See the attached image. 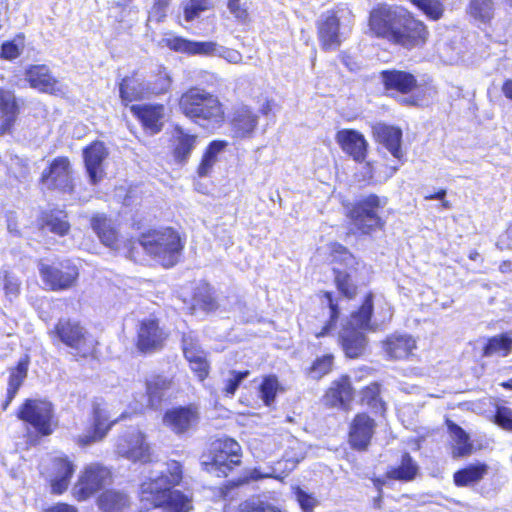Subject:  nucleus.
Here are the masks:
<instances>
[{"instance_id":"obj_1","label":"nucleus","mask_w":512,"mask_h":512,"mask_svg":"<svg viewBox=\"0 0 512 512\" xmlns=\"http://www.w3.org/2000/svg\"><path fill=\"white\" fill-rule=\"evenodd\" d=\"M182 479L181 465L173 461L165 470L151 471L140 486V501L145 509L162 508L164 512H189L191 500L172 488Z\"/></svg>"},{"instance_id":"obj_2","label":"nucleus","mask_w":512,"mask_h":512,"mask_svg":"<svg viewBox=\"0 0 512 512\" xmlns=\"http://www.w3.org/2000/svg\"><path fill=\"white\" fill-rule=\"evenodd\" d=\"M386 92L391 97L401 96L403 106L424 108L438 94V89L431 77L419 82L412 72L392 68L386 69Z\"/></svg>"},{"instance_id":"obj_3","label":"nucleus","mask_w":512,"mask_h":512,"mask_svg":"<svg viewBox=\"0 0 512 512\" xmlns=\"http://www.w3.org/2000/svg\"><path fill=\"white\" fill-rule=\"evenodd\" d=\"M430 37L428 26L413 13L386 10V40L408 51L423 48Z\"/></svg>"},{"instance_id":"obj_4","label":"nucleus","mask_w":512,"mask_h":512,"mask_svg":"<svg viewBox=\"0 0 512 512\" xmlns=\"http://www.w3.org/2000/svg\"><path fill=\"white\" fill-rule=\"evenodd\" d=\"M179 110L204 128H215L224 122V109L218 97L198 87L185 91L179 99Z\"/></svg>"},{"instance_id":"obj_5","label":"nucleus","mask_w":512,"mask_h":512,"mask_svg":"<svg viewBox=\"0 0 512 512\" xmlns=\"http://www.w3.org/2000/svg\"><path fill=\"white\" fill-rule=\"evenodd\" d=\"M373 294L369 293L361 307L351 313L350 318L343 326L339 341L345 355L349 358H358L366 350L367 338L361 331H375L376 325L372 322Z\"/></svg>"},{"instance_id":"obj_6","label":"nucleus","mask_w":512,"mask_h":512,"mask_svg":"<svg viewBox=\"0 0 512 512\" xmlns=\"http://www.w3.org/2000/svg\"><path fill=\"white\" fill-rule=\"evenodd\" d=\"M354 15L346 6L323 12L316 20L319 44L324 51L337 50L350 35Z\"/></svg>"},{"instance_id":"obj_7","label":"nucleus","mask_w":512,"mask_h":512,"mask_svg":"<svg viewBox=\"0 0 512 512\" xmlns=\"http://www.w3.org/2000/svg\"><path fill=\"white\" fill-rule=\"evenodd\" d=\"M144 251L164 267H172L182 255L183 243L176 231L171 228L145 233L139 240Z\"/></svg>"},{"instance_id":"obj_8","label":"nucleus","mask_w":512,"mask_h":512,"mask_svg":"<svg viewBox=\"0 0 512 512\" xmlns=\"http://www.w3.org/2000/svg\"><path fill=\"white\" fill-rule=\"evenodd\" d=\"M330 256L334 282L337 290L347 299H352L357 294V265L355 257L346 247L339 243L330 246Z\"/></svg>"},{"instance_id":"obj_9","label":"nucleus","mask_w":512,"mask_h":512,"mask_svg":"<svg viewBox=\"0 0 512 512\" xmlns=\"http://www.w3.org/2000/svg\"><path fill=\"white\" fill-rule=\"evenodd\" d=\"M38 270L43 283L52 291H63L72 288L79 277L77 265L69 259L51 264L40 260Z\"/></svg>"},{"instance_id":"obj_10","label":"nucleus","mask_w":512,"mask_h":512,"mask_svg":"<svg viewBox=\"0 0 512 512\" xmlns=\"http://www.w3.org/2000/svg\"><path fill=\"white\" fill-rule=\"evenodd\" d=\"M115 452L134 463L145 464L152 461V448L146 435L137 428H129L117 437Z\"/></svg>"},{"instance_id":"obj_11","label":"nucleus","mask_w":512,"mask_h":512,"mask_svg":"<svg viewBox=\"0 0 512 512\" xmlns=\"http://www.w3.org/2000/svg\"><path fill=\"white\" fill-rule=\"evenodd\" d=\"M379 207V197L371 194L347 206V216L358 231L369 234L380 225Z\"/></svg>"},{"instance_id":"obj_12","label":"nucleus","mask_w":512,"mask_h":512,"mask_svg":"<svg viewBox=\"0 0 512 512\" xmlns=\"http://www.w3.org/2000/svg\"><path fill=\"white\" fill-rule=\"evenodd\" d=\"M111 481V471L100 463H91L81 472L73 487V495L79 501L86 500L103 489Z\"/></svg>"},{"instance_id":"obj_13","label":"nucleus","mask_w":512,"mask_h":512,"mask_svg":"<svg viewBox=\"0 0 512 512\" xmlns=\"http://www.w3.org/2000/svg\"><path fill=\"white\" fill-rule=\"evenodd\" d=\"M49 335L53 340H59L77 354L85 356L90 347L87 345V331L77 320L61 318L58 320Z\"/></svg>"},{"instance_id":"obj_14","label":"nucleus","mask_w":512,"mask_h":512,"mask_svg":"<svg viewBox=\"0 0 512 512\" xmlns=\"http://www.w3.org/2000/svg\"><path fill=\"white\" fill-rule=\"evenodd\" d=\"M19 419L31 424L42 435L52 433L53 407L48 401L27 399L17 413Z\"/></svg>"},{"instance_id":"obj_15","label":"nucleus","mask_w":512,"mask_h":512,"mask_svg":"<svg viewBox=\"0 0 512 512\" xmlns=\"http://www.w3.org/2000/svg\"><path fill=\"white\" fill-rule=\"evenodd\" d=\"M200 420L198 407L195 405L178 406L167 410L163 423L177 435H183L194 429Z\"/></svg>"},{"instance_id":"obj_16","label":"nucleus","mask_w":512,"mask_h":512,"mask_svg":"<svg viewBox=\"0 0 512 512\" xmlns=\"http://www.w3.org/2000/svg\"><path fill=\"white\" fill-rule=\"evenodd\" d=\"M42 184L48 189H58L64 192L73 190L70 162L66 157L55 158L49 168L41 176Z\"/></svg>"},{"instance_id":"obj_17","label":"nucleus","mask_w":512,"mask_h":512,"mask_svg":"<svg viewBox=\"0 0 512 512\" xmlns=\"http://www.w3.org/2000/svg\"><path fill=\"white\" fill-rule=\"evenodd\" d=\"M166 338L156 319H145L139 324L136 346L142 353H154L163 347Z\"/></svg>"},{"instance_id":"obj_18","label":"nucleus","mask_w":512,"mask_h":512,"mask_svg":"<svg viewBox=\"0 0 512 512\" xmlns=\"http://www.w3.org/2000/svg\"><path fill=\"white\" fill-rule=\"evenodd\" d=\"M117 420L110 421L106 406L99 402L93 403V423L87 433L80 435L78 444L82 447L103 440Z\"/></svg>"},{"instance_id":"obj_19","label":"nucleus","mask_w":512,"mask_h":512,"mask_svg":"<svg viewBox=\"0 0 512 512\" xmlns=\"http://www.w3.org/2000/svg\"><path fill=\"white\" fill-rule=\"evenodd\" d=\"M107 155V149L102 142H93L84 149V163L90 184L97 185L104 178L103 162Z\"/></svg>"},{"instance_id":"obj_20","label":"nucleus","mask_w":512,"mask_h":512,"mask_svg":"<svg viewBox=\"0 0 512 512\" xmlns=\"http://www.w3.org/2000/svg\"><path fill=\"white\" fill-rule=\"evenodd\" d=\"M133 114L141 121L145 130L154 135L163 127L165 107L162 104H143L131 107Z\"/></svg>"},{"instance_id":"obj_21","label":"nucleus","mask_w":512,"mask_h":512,"mask_svg":"<svg viewBox=\"0 0 512 512\" xmlns=\"http://www.w3.org/2000/svg\"><path fill=\"white\" fill-rule=\"evenodd\" d=\"M336 141L341 149L355 161L362 162L365 160L367 142L358 131L352 129L340 130L336 134Z\"/></svg>"},{"instance_id":"obj_22","label":"nucleus","mask_w":512,"mask_h":512,"mask_svg":"<svg viewBox=\"0 0 512 512\" xmlns=\"http://www.w3.org/2000/svg\"><path fill=\"white\" fill-rule=\"evenodd\" d=\"M30 86L40 92L58 94L62 92L59 81L50 73L46 65H34L26 71Z\"/></svg>"},{"instance_id":"obj_23","label":"nucleus","mask_w":512,"mask_h":512,"mask_svg":"<svg viewBox=\"0 0 512 512\" xmlns=\"http://www.w3.org/2000/svg\"><path fill=\"white\" fill-rule=\"evenodd\" d=\"M164 41L171 50L190 55L216 56L218 49V44L213 41H191L177 36Z\"/></svg>"},{"instance_id":"obj_24","label":"nucleus","mask_w":512,"mask_h":512,"mask_svg":"<svg viewBox=\"0 0 512 512\" xmlns=\"http://www.w3.org/2000/svg\"><path fill=\"white\" fill-rule=\"evenodd\" d=\"M19 115L13 91L0 88V135L10 134Z\"/></svg>"},{"instance_id":"obj_25","label":"nucleus","mask_w":512,"mask_h":512,"mask_svg":"<svg viewBox=\"0 0 512 512\" xmlns=\"http://www.w3.org/2000/svg\"><path fill=\"white\" fill-rule=\"evenodd\" d=\"M258 125V115L249 107L237 108L231 120V131L235 138H250Z\"/></svg>"},{"instance_id":"obj_26","label":"nucleus","mask_w":512,"mask_h":512,"mask_svg":"<svg viewBox=\"0 0 512 512\" xmlns=\"http://www.w3.org/2000/svg\"><path fill=\"white\" fill-rule=\"evenodd\" d=\"M374 432V420L366 414H358L351 425L349 442L358 450H364L368 446Z\"/></svg>"},{"instance_id":"obj_27","label":"nucleus","mask_w":512,"mask_h":512,"mask_svg":"<svg viewBox=\"0 0 512 512\" xmlns=\"http://www.w3.org/2000/svg\"><path fill=\"white\" fill-rule=\"evenodd\" d=\"M239 464V458H231L222 451H213V444L211 445L209 455L204 456L201 461L204 470L217 477L227 476L233 467Z\"/></svg>"},{"instance_id":"obj_28","label":"nucleus","mask_w":512,"mask_h":512,"mask_svg":"<svg viewBox=\"0 0 512 512\" xmlns=\"http://www.w3.org/2000/svg\"><path fill=\"white\" fill-rule=\"evenodd\" d=\"M353 396V388L348 376L334 381L324 396V403L329 407L346 409Z\"/></svg>"},{"instance_id":"obj_29","label":"nucleus","mask_w":512,"mask_h":512,"mask_svg":"<svg viewBox=\"0 0 512 512\" xmlns=\"http://www.w3.org/2000/svg\"><path fill=\"white\" fill-rule=\"evenodd\" d=\"M197 135L187 133L182 127L176 126L173 133V157L177 163L188 161L197 145Z\"/></svg>"},{"instance_id":"obj_30","label":"nucleus","mask_w":512,"mask_h":512,"mask_svg":"<svg viewBox=\"0 0 512 512\" xmlns=\"http://www.w3.org/2000/svg\"><path fill=\"white\" fill-rule=\"evenodd\" d=\"M54 474L51 479L52 492L63 493L69 485L74 473V465L64 457H57L53 460Z\"/></svg>"},{"instance_id":"obj_31","label":"nucleus","mask_w":512,"mask_h":512,"mask_svg":"<svg viewBox=\"0 0 512 512\" xmlns=\"http://www.w3.org/2000/svg\"><path fill=\"white\" fill-rule=\"evenodd\" d=\"M416 348V341L410 335H391L386 339V352L391 359H407Z\"/></svg>"},{"instance_id":"obj_32","label":"nucleus","mask_w":512,"mask_h":512,"mask_svg":"<svg viewBox=\"0 0 512 512\" xmlns=\"http://www.w3.org/2000/svg\"><path fill=\"white\" fill-rule=\"evenodd\" d=\"M401 143L402 130L399 127L386 126V149L395 158L394 165L388 167L386 164V170H390L389 174L386 173V176H390L395 173L398 167L405 162V154L401 149Z\"/></svg>"},{"instance_id":"obj_33","label":"nucleus","mask_w":512,"mask_h":512,"mask_svg":"<svg viewBox=\"0 0 512 512\" xmlns=\"http://www.w3.org/2000/svg\"><path fill=\"white\" fill-rule=\"evenodd\" d=\"M488 472V465L483 462L469 464L453 474V482L457 487H467L480 482Z\"/></svg>"},{"instance_id":"obj_34","label":"nucleus","mask_w":512,"mask_h":512,"mask_svg":"<svg viewBox=\"0 0 512 512\" xmlns=\"http://www.w3.org/2000/svg\"><path fill=\"white\" fill-rule=\"evenodd\" d=\"M172 378L165 375H151L146 380V392L151 407H157L166 391L171 389Z\"/></svg>"},{"instance_id":"obj_35","label":"nucleus","mask_w":512,"mask_h":512,"mask_svg":"<svg viewBox=\"0 0 512 512\" xmlns=\"http://www.w3.org/2000/svg\"><path fill=\"white\" fill-rule=\"evenodd\" d=\"M512 352V332H504L499 335L489 337L482 347V357H491L500 355L508 356Z\"/></svg>"},{"instance_id":"obj_36","label":"nucleus","mask_w":512,"mask_h":512,"mask_svg":"<svg viewBox=\"0 0 512 512\" xmlns=\"http://www.w3.org/2000/svg\"><path fill=\"white\" fill-rule=\"evenodd\" d=\"M120 97L124 102H132L150 97L146 82L138 78H124L119 87Z\"/></svg>"},{"instance_id":"obj_37","label":"nucleus","mask_w":512,"mask_h":512,"mask_svg":"<svg viewBox=\"0 0 512 512\" xmlns=\"http://www.w3.org/2000/svg\"><path fill=\"white\" fill-rule=\"evenodd\" d=\"M98 505L103 512H128L130 500L123 492L108 490L99 497Z\"/></svg>"},{"instance_id":"obj_38","label":"nucleus","mask_w":512,"mask_h":512,"mask_svg":"<svg viewBox=\"0 0 512 512\" xmlns=\"http://www.w3.org/2000/svg\"><path fill=\"white\" fill-rule=\"evenodd\" d=\"M447 428L453 434L455 445L452 449L454 458H463L469 456L473 452V444L466 431L458 424L447 420Z\"/></svg>"},{"instance_id":"obj_39","label":"nucleus","mask_w":512,"mask_h":512,"mask_svg":"<svg viewBox=\"0 0 512 512\" xmlns=\"http://www.w3.org/2000/svg\"><path fill=\"white\" fill-rule=\"evenodd\" d=\"M42 230H48L59 236H65L70 230L67 215L62 211H50L42 214L40 220Z\"/></svg>"},{"instance_id":"obj_40","label":"nucleus","mask_w":512,"mask_h":512,"mask_svg":"<svg viewBox=\"0 0 512 512\" xmlns=\"http://www.w3.org/2000/svg\"><path fill=\"white\" fill-rule=\"evenodd\" d=\"M466 13L475 21L490 24L495 16L494 0H469Z\"/></svg>"},{"instance_id":"obj_41","label":"nucleus","mask_w":512,"mask_h":512,"mask_svg":"<svg viewBox=\"0 0 512 512\" xmlns=\"http://www.w3.org/2000/svg\"><path fill=\"white\" fill-rule=\"evenodd\" d=\"M418 473V466L408 452L401 456L398 466L392 467L386 472V477L394 480L409 482L412 481Z\"/></svg>"},{"instance_id":"obj_42","label":"nucleus","mask_w":512,"mask_h":512,"mask_svg":"<svg viewBox=\"0 0 512 512\" xmlns=\"http://www.w3.org/2000/svg\"><path fill=\"white\" fill-rule=\"evenodd\" d=\"M91 227L100 241L107 247L114 248L117 243V232L111 221L104 215H96L91 219Z\"/></svg>"},{"instance_id":"obj_43","label":"nucleus","mask_w":512,"mask_h":512,"mask_svg":"<svg viewBox=\"0 0 512 512\" xmlns=\"http://www.w3.org/2000/svg\"><path fill=\"white\" fill-rule=\"evenodd\" d=\"M226 145L225 141H212L208 145L197 169L200 177H206L210 174L213 166L218 161L219 154L225 149Z\"/></svg>"},{"instance_id":"obj_44","label":"nucleus","mask_w":512,"mask_h":512,"mask_svg":"<svg viewBox=\"0 0 512 512\" xmlns=\"http://www.w3.org/2000/svg\"><path fill=\"white\" fill-rule=\"evenodd\" d=\"M28 366L29 359L28 356H25L21 358L18 361L17 366L11 370L7 388V390H9L10 396H16L23 381L27 377Z\"/></svg>"},{"instance_id":"obj_45","label":"nucleus","mask_w":512,"mask_h":512,"mask_svg":"<svg viewBox=\"0 0 512 512\" xmlns=\"http://www.w3.org/2000/svg\"><path fill=\"white\" fill-rule=\"evenodd\" d=\"M429 20L438 21L444 15V5L440 0H409Z\"/></svg>"},{"instance_id":"obj_46","label":"nucleus","mask_w":512,"mask_h":512,"mask_svg":"<svg viewBox=\"0 0 512 512\" xmlns=\"http://www.w3.org/2000/svg\"><path fill=\"white\" fill-rule=\"evenodd\" d=\"M333 365L334 356L332 354L317 357L309 368L308 374L312 379L319 380L332 371Z\"/></svg>"},{"instance_id":"obj_47","label":"nucleus","mask_w":512,"mask_h":512,"mask_svg":"<svg viewBox=\"0 0 512 512\" xmlns=\"http://www.w3.org/2000/svg\"><path fill=\"white\" fill-rule=\"evenodd\" d=\"M280 389L278 379L275 375H268L264 377L259 386V394L266 406H270Z\"/></svg>"},{"instance_id":"obj_48","label":"nucleus","mask_w":512,"mask_h":512,"mask_svg":"<svg viewBox=\"0 0 512 512\" xmlns=\"http://www.w3.org/2000/svg\"><path fill=\"white\" fill-rule=\"evenodd\" d=\"M0 278L3 283V289L5 292V296L9 301H13L16 299L21 290V281L20 279L13 273L8 270H0Z\"/></svg>"},{"instance_id":"obj_49","label":"nucleus","mask_w":512,"mask_h":512,"mask_svg":"<svg viewBox=\"0 0 512 512\" xmlns=\"http://www.w3.org/2000/svg\"><path fill=\"white\" fill-rule=\"evenodd\" d=\"M381 387L378 382H373L365 387L361 392V401L363 404L384 411V404L380 397Z\"/></svg>"},{"instance_id":"obj_50","label":"nucleus","mask_w":512,"mask_h":512,"mask_svg":"<svg viewBox=\"0 0 512 512\" xmlns=\"http://www.w3.org/2000/svg\"><path fill=\"white\" fill-rule=\"evenodd\" d=\"M491 421L501 429L512 432V409L505 405H496Z\"/></svg>"},{"instance_id":"obj_51","label":"nucleus","mask_w":512,"mask_h":512,"mask_svg":"<svg viewBox=\"0 0 512 512\" xmlns=\"http://www.w3.org/2000/svg\"><path fill=\"white\" fill-rule=\"evenodd\" d=\"M182 345L184 356L188 360V362L195 361L199 357H205V353L200 348L198 341L191 334L183 335Z\"/></svg>"},{"instance_id":"obj_52","label":"nucleus","mask_w":512,"mask_h":512,"mask_svg":"<svg viewBox=\"0 0 512 512\" xmlns=\"http://www.w3.org/2000/svg\"><path fill=\"white\" fill-rule=\"evenodd\" d=\"M369 33L378 38L384 37V9L381 6L370 13Z\"/></svg>"},{"instance_id":"obj_53","label":"nucleus","mask_w":512,"mask_h":512,"mask_svg":"<svg viewBox=\"0 0 512 512\" xmlns=\"http://www.w3.org/2000/svg\"><path fill=\"white\" fill-rule=\"evenodd\" d=\"M324 297L327 299V302H328V305L330 308V319L325 324V326L321 329V331L316 333L317 338L328 335L329 332L335 328L336 322H337L339 314H340L338 305L333 300L332 293L327 291L324 293Z\"/></svg>"},{"instance_id":"obj_54","label":"nucleus","mask_w":512,"mask_h":512,"mask_svg":"<svg viewBox=\"0 0 512 512\" xmlns=\"http://www.w3.org/2000/svg\"><path fill=\"white\" fill-rule=\"evenodd\" d=\"M212 444L213 451H222L228 454L231 458L234 457L240 459L241 447L235 440L230 438L218 439Z\"/></svg>"},{"instance_id":"obj_55","label":"nucleus","mask_w":512,"mask_h":512,"mask_svg":"<svg viewBox=\"0 0 512 512\" xmlns=\"http://www.w3.org/2000/svg\"><path fill=\"white\" fill-rule=\"evenodd\" d=\"M240 512H281L280 509L272 504L262 501L258 498H253L245 501Z\"/></svg>"},{"instance_id":"obj_56","label":"nucleus","mask_w":512,"mask_h":512,"mask_svg":"<svg viewBox=\"0 0 512 512\" xmlns=\"http://www.w3.org/2000/svg\"><path fill=\"white\" fill-rule=\"evenodd\" d=\"M249 371H229V376L225 380L224 391L227 395H234L242 381L247 378Z\"/></svg>"},{"instance_id":"obj_57","label":"nucleus","mask_w":512,"mask_h":512,"mask_svg":"<svg viewBox=\"0 0 512 512\" xmlns=\"http://www.w3.org/2000/svg\"><path fill=\"white\" fill-rule=\"evenodd\" d=\"M149 88V94L151 95H159L168 91L171 85L170 76L163 72L159 73L153 82L147 83Z\"/></svg>"},{"instance_id":"obj_58","label":"nucleus","mask_w":512,"mask_h":512,"mask_svg":"<svg viewBox=\"0 0 512 512\" xmlns=\"http://www.w3.org/2000/svg\"><path fill=\"white\" fill-rule=\"evenodd\" d=\"M294 495L303 512H313L318 505L317 499L300 487L295 488Z\"/></svg>"},{"instance_id":"obj_59","label":"nucleus","mask_w":512,"mask_h":512,"mask_svg":"<svg viewBox=\"0 0 512 512\" xmlns=\"http://www.w3.org/2000/svg\"><path fill=\"white\" fill-rule=\"evenodd\" d=\"M208 8V0H190L184 7V18L190 22L197 18L202 11Z\"/></svg>"},{"instance_id":"obj_60","label":"nucleus","mask_w":512,"mask_h":512,"mask_svg":"<svg viewBox=\"0 0 512 512\" xmlns=\"http://www.w3.org/2000/svg\"><path fill=\"white\" fill-rule=\"evenodd\" d=\"M169 5L168 0H156L149 14V20L161 22L166 16V9Z\"/></svg>"},{"instance_id":"obj_61","label":"nucleus","mask_w":512,"mask_h":512,"mask_svg":"<svg viewBox=\"0 0 512 512\" xmlns=\"http://www.w3.org/2000/svg\"><path fill=\"white\" fill-rule=\"evenodd\" d=\"M216 56H219L232 64H238L242 61V55L240 52L220 45H218Z\"/></svg>"},{"instance_id":"obj_62","label":"nucleus","mask_w":512,"mask_h":512,"mask_svg":"<svg viewBox=\"0 0 512 512\" xmlns=\"http://www.w3.org/2000/svg\"><path fill=\"white\" fill-rule=\"evenodd\" d=\"M196 301L198 303V305L205 311L207 312H211V311H214L217 309L218 307V304L215 300V298L210 294V293H206V294H198L196 296Z\"/></svg>"},{"instance_id":"obj_63","label":"nucleus","mask_w":512,"mask_h":512,"mask_svg":"<svg viewBox=\"0 0 512 512\" xmlns=\"http://www.w3.org/2000/svg\"><path fill=\"white\" fill-rule=\"evenodd\" d=\"M191 369L196 373L199 380H204L208 375V363L206 358H198L195 361H189Z\"/></svg>"},{"instance_id":"obj_64","label":"nucleus","mask_w":512,"mask_h":512,"mask_svg":"<svg viewBox=\"0 0 512 512\" xmlns=\"http://www.w3.org/2000/svg\"><path fill=\"white\" fill-rule=\"evenodd\" d=\"M240 0H228L227 7L231 14L238 20L245 21L248 18L247 9L239 4Z\"/></svg>"}]
</instances>
